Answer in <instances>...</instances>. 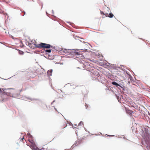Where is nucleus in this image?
<instances>
[{
    "label": "nucleus",
    "instance_id": "nucleus-1",
    "mask_svg": "<svg viewBox=\"0 0 150 150\" xmlns=\"http://www.w3.org/2000/svg\"><path fill=\"white\" fill-rule=\"evenodd\" d=\"M90 74L93 78L96 79L100 76L99 70L96 68H93L89 70Z\"/></svg>",
    "mask_w": 150,
    "mask_h": 150
},
{
    "label": "nucleus",
    "instance_id": "nucleus-2",
    "mask_svg": "<svg viewBox=\"0 0 150 150\" xmlns=\"http://www.w3.org/2000/svg\"><path fill=\"white\" fill-rule=\"evenodd\" d=\"M141 135L144 139H147V138L150 139V133L149 134L148 129L145 128L142 130Z\"/></svg>",
    "mask_w": 150,
    "mask_h": 150
},
{
    "label": "nucleus",
    "instance_id": "nucleus-3",
    "mask_svg": "<svg viewBox=\"0 0 150 150\" xmlns=\"http://www.w3.org/2000/svg\"><path fill=\"white\" fill-rule=\"evenodd\" d=\"M34 45L35 47L39 48H49L51 47H52V46H51L50 44L42 42L38 44H34Z\"/></svg>",
    "mask_w": 150,
    "mask_h": 150
},
{
    "label": "nucleus",
    "instance_id": "nucleus-4",
    "mask_svg": "<svg viewBox=\"0 0 150 150\" xmlns=\"http://www.w3.org/2000/svg\"><path fill=\"white\" fill-rule=\"evenodd\" d=\"M28 142H26L28 146H29L33 150H36L37 149V147L35 145L34 141H28Z\"/></svg>",
    "mask_w": 150,
    "mask_h": 150
},
{
    "label": "nucleus",
    "instance_id": "nucleus-5",
    "mask_svg": "<svg viewBox=\"0 0 150 150\" xmlns=\"http://www.w3.org/2000/svg\"><path fill=\"white\" fill-rule=\"evenodd\" d=\"M105 16L107 17H108L112 18L114 16V15L112 13H110L109 14L108 13H106L105 14Z\"/></svg>",
    "mask_w": 150,
    "mask_h": 150
},
{
    "label": "nucleus",
    "instance_id": "nucleus-6",
    "mask_svg": "<svg viewBox=\"0 0 150 150\" xmlns=\"http://www.w3.org/2000/svg\"><path fill=\"white\" fill-rule=\"evenodd\" d=\"M112 84L116 86H120V85L117 83L116 82H112Z\"/></svg>",
    "mask_w": 150,
    "mask_h": 150
},
{
    "label": "nucleus",
    "instance_id": "nucleus-7",
    "mask_svg": "<svg viewBox=\"0 0 150 150\" xmlns=\"http://www.w3.org/2000/svg\"><path fill=\"white\" fill-rule=\"evenodd\" d=\"M28 136L29 137H31L32 138V139H28V141H30V140H31L32 141H33V140H34V139H33V137H32V136L30 134H29L28 135Z\"/></svg>",
    "mask_w": 150,
    "mask_h": 150
},
{
    "label": "nucleus",
    "instance_id": "nucleus-8",
    "mask_svg": "<svg viewBox=\"0 0 150 150\" xmlns=\"http://www.w3.org/2000/svg\"><path fill=\"white\" fill-rule=\"evenodd\" d=\"M52 72V70H49L47 72V73L48 74H50V75H51V73Z\"/></svg>",
    "mask_w": 150,
    "mask_h": 150
},
{
    "label": "nucleus",
    "instance_id": "nucleus-9",
    "mask_svg": "<svg viewBox=\"0 0 150 150\" xmlns=\"http://www.w3.org/2000/svg\"><path fill=\"white\" fill-rule=\"evenodd\" d=\"M45 51L48 52H50L51 51V50L50 49L47 50H46Z\"/></svg>",
    "mask_w": 150,
    "mask_h": 150
},
{
    "label": "nucleus",
    "instance_id": "nucleus-10",
    "mask_svg": "<svg viewBox=\"0 0 150 150\" xmlns=\"http://www.w3.org/2000/svg\"><path fill=\"white\" fill-rule=\"evenodd\" d=\"M83 125V122L82 121H81L79 123V126L82 125Z\"/></svg>",
    "mask_w": 150,
    "mask_h": 150
},
{
    "label": "nucleus",
    "instance_id": "nucleus-11",
    "mask_svg": "<svg viewBox=\"0 0 150 150\" xmlns=\"http://www.w3.org/2000/svg\"><path fill=\"white\" fill-rule=\"evenodd\" d=\"M75 55H80V53L79 52H75Z\"/></svg>",
    "mask_w": 150,
    "mask_h": 150
},
{
    "label": "nucleus",
    "instance_id": "nucleus-12",
    "mask_svg": "<svg viewBox=\"0 0 150 150\" xmlns=\"http://www.w3.org/2000/svg\"><path fill=\"white\" fill-rule=\"evenodd\" d=\"M100 13L101 14L105 15V14L103 11H101Z\"/></svg>",
    "mask_w": 150,
    "mask_h": 150
},
{
    "label": "nucleus",
    "instance_id": "nucleus-13",
    "mask_svg": "<svg viewBox=\"0 0 150 150\" xmlns=\"http://www.w3.org/2000/svg\"><path fill=\"white\" fill-rule=\"evenodd\" d=\"M67 126V124H66V123H65L64 127H63V128Z\"/></svg>",
    "mask_w": 150,
    "mask_h": 150
},
{
    "label": "nucleus",
    "instance_id": "nucleus-14",
    "mask_svg": "<svg viewBox=\"0 0 150 150\" xmlns=\"http://www.w3.org/2000/svg\"><path fill=\"white\" fill-rule=\"evenodd\" d=\"M23 139H24V137H23L21 139V140H23Z\"/></svg>",
    "mask_w": 150,
    "mask_h": 150
},
{
    "label": "nucleus",
    "instance_id": "nucleus-15",
    "mask_svg": "<svg viewBox=\"0 0 150 150\" xmlns=\"http://www.w3.org/2000/svg\"><path fill=\"white\" fill-rule=\"evenodd\" d=\"M0 43H2L1 42H0Z\"/></svg>",
    "mask_w": 150,
    "mask_h": 150
}]
</instances>
